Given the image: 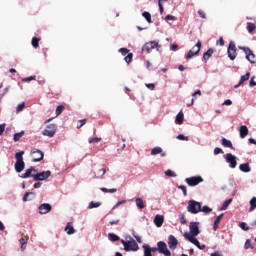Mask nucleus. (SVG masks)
Masks as SVG:
<instances>
[{
	"label": "nucleus",
	"mask_w": 256,
	"mask_h": 256,
	"mask_svg": "<svg viewBox=\"0 0 256 256\" xmlns=\"http://www.w3.org/2000/svg\"><path fill=\"white\" fill-rule=\"evenodd\" d=\"M126 240L121 239V243L124 247V251H139V244L131 236H126Z\"/></svg>",
	"instance_id": "1"
},
{
	"label": "nucleus",
	"mask_w": 256,
	"mask_h": 256,
	"mask_svg": "<svg viewBox=\"0 0 256 256\" xmlns=\"http://www.w3.org/2000/svg\"><path fill=\"white\" fill-rule=\"evenodd\" d=\"M187 211L188 213H192V215H197V213H201V202L189 200L187 205Z\"/></svg>",
	"instance_id": "2"
},
{
	"label": "nucleus",
	"mask_w": 256,
	"mask_h": 256,
	"mask_svg": "<svg viewBox=\"0 0 256 256\" xmlns=\"http://www.w3.org/2000/svg\"><path fill=\"white\" fill-rule=\"evenodd\" d=\"M195 237H197V236H191V234H189V232L184 233V239H186L187 241H189L190 243L195 245L198 249L203 251V249H205V245L204 244L201 245L199 240H197V238H195Z\"/></svg>",
	"instance_id": "3"
},
{
	"label": "nucleus",
	"mask_w": 256,
	"mask_h": 256,
	"mask_svg": "<svg viewBox=\"0 0 256 256\" xmlns=\"http://www.w3.org/2000/svg\"><path fill=\"white\" fill-rule=\"evenodd\" d=\"M30 155L32 157L33 163H39V161H43V157H45L43 151L37 148H33L30 152Z\"/></svg>",
	"instance_id": "4"
},
{
	"label": "nucleus",
	"mask_w": 256,
	"mask_h": 256,
	"mask_svg": "<svg viewBox=\"0 0 256 256\" xmlns=\"http://www.w3.org/2000/svg\"><path fill=\"white\" fill-rule=\"evenodd\" d=\"M199 51H201V41H198L194 47L187 53L185 59L189 61V59H193L195 55H199Z\"/></svg>",
	"instance_id": "5"
},
{
	"label": "nucleus",
	"mask_w": 256,
	"mask_h": 256,
	"mask_svg": "<svg viewBox=\"0 0 256 256\" xmlns=\"http://www.w3.org/2000/svg\"><path fill=\"white\" fill-rule=\"evenodd\" d=\"M185 183L189 185V187H197L199 183H203V177L201 176H192L185 179Z\"/></svg>",
	"instance_id": "6"
},
{
	"label": "nucleus",
	"mask_w": 256,
	"mask_h": 256,
	"mask_svg": "<svg viewBox=\"0 0 256 256\" xmlns=\"http://www.w3.org/2000/svg\"><path fill=\"white\" fill-rule=\"evenodd\" d=\"M56 131H57V126L55 124H49L42 131V135H44L45 137H54Z\"/></svg>",
	"instance_id": "7"
},
{
	"label": "nucleus",
	"mask_w": 256,
	"mask_h": 256,
	"mask_svg": "<svg viewBox=\"0 0 256 256\" xmlns=\"http://www.w3.org/2000/svg\"><path fill=\"white\" fill-rule=\"evenodd\" d=\"M227 54L231 61H235V59L237 58V47L235 46V43L230 42Z\"/></svg>",
	"instance_id": "8"
},
{
	"label": "nucleus",
	"mask_w": 256,
	"mask_h": 256,
	"mask_svg": "<svg viewBox=\"0 0 256 256\" xmlns=\"http://www.w3.org/2000/svg\"><path fill=\"white\" fill-rule=\"evenodd\" d=\"M51 177V172L49 170L43 171L40 173H36L35 176H33L34 181H47Z\"/></svg>",
	"instance_id": "9"
},
{
	"label": "nucleus",
	"mask_w": 256,
	"mask_h": 256,
	"mask_svg": "<svg viewBox=\"0 0 256 256\" xmlns=\"http://www.w3.org/2000/svg\"><path fill=\"white\" fill-rule=\"evenodd\" d=\"M239 49L244 51L246 55V59L247 61H249V63H252V64L255 63V54L249 48L239 46Z\"/></svg>",
	"instance_id": "10"
},
{
	"label": "nucleus",
	"mask_w": 256,
	"mask_h": 256,
	"mask_svg": "<svg viewBox=\"0 0 256 256\" xmlns=\"http://www.w3.org/2000/svg\"><path fill=\"white\" fill-rule=\"evenodd\" d=\"M157 47H159V42L150 41L142 46V53H149L151 49H157Z\"/></svg>",
	"instance_id": "11"
},
{
	"label": "nucleus",
	"mask_w": 256,
	"mask_h": 256,
	"mask_svg": "<svg viewBox=\"0 0 256 256\" xmlns=\"http://www.w3.org/2000/svg\"><path fill=\"white\" fill-rule=\"evenodd\" d=\"M158 252L165 256H171V251L167 248V244L163 241L157 243Z\"/></svg>",
	"instance_id": "12"
},
{
	"label": "nucleus",
	"mask_w": 256,
	"mask_h": 256,
	"mask_svg": "<svg viewBox=\"0 0 256 256\" xmlns=\"http://www.w3.org/2000/svg\"><path fill=\"white\" fill-rule=\"evenodd\" d=\"M189 235L190 236H197L199 233H201V230H199V222H190L189 224Z\"/></svg>",
	"instance_id": "13"
},
{
	"label": "nucleus",
	"mask_w": 256,
	"mask_h": 256,
	"mask_svg": "<svg viewBox=\"0 0 256 256\" xmlns=\"http://www.w3.org/2000/svg\"><path fill=\"white\" fill-rule=\"evenodd\" d=\"M226 163H229L231 169H235L237 167V157H235L231 153H227L225 156Z\"/></svg>",
	"instance_id": "14"
},
{
	"label": "nucleus",
	"mask_w": 256,
	"mask_h": 256,
	"mask_svg": "<svg viewBox=\"0 0 256 256\" xmlns=\"http://www.w3.org/2000/svg\"><path fill=\"white\" fill-rule=\"evenodd\" d=\"M178 245H179V241L177 240V238H175V236H173V235H169L168 236L169 249L175 250V249H177Z\"/></svg>",
	"instance_id": "15"
},
{
	"label": "nucleus",
	"mask_w": 256,
	"mask_h": 256,
	"mask_svg": "<svg viewBox=\"0 0 256 256\" xmlns=\"http://www.w3.org/2000/svg\"><path fill=\"white\" fill-rule=\"evenodd\" d=\"M35 173H37V170H35V167L31 166L29 169L25 171L24 174L21 175L22 179H29V177L35 176Z\"/></svg>",
	"instance_id": "16"
},
{
	"label": "nucleus",
	"mask_w": 256,
	"mask_h": 256,
	"mask_svg": "<svg viewBox=\"0 0 256 256\" xmlns=\"http://www.w3.org/2000/svg\"><path fill=\"white\" fill-rule=\"evenodd\" d=\"M51 209V204L44 203L39 206V213L40 215H47Z\"/></svg>",
	"instance_id": "17"
},
{
	"label": "nucleus",
	"mask_w": 256,
	"mask_h": 256,
	"mask_svg": "<svg viewBox=\"0 0 256 256\" xmlns=\"http://www.w3.org/2000/svg\"><path fill=\"white\" fill-rule=\"evenodd\" d=\"M165 221V217L163 215L157 214L154 218V224L156 227H163V223Z\"/></svg>",
	"instance_id": "18"
},
{
	"label": "nucleus",
	"mask_w": 256,
	"mask_h": 256,
	"mask_svg": "<svg viewBox=\"0 0 256 256\" xmlns=\"http://www.w3.org/2000/svg\"><path fill=\"white\" fill-rule=\"evenodd\" d=\"M249 77H251V73L247 72L244 76H241L240 81L234 87L235 89L241 87L245 83V81H249Z\"/></svg>",
	"instance_id": "19"
},
{
	"label": "nucleus",
	"mask_w": 256,
	"mask_h": 256,
	"mask_svg": "<svg viewBox=\"0 0 256 256\" xmlns=\"http://www.w3.org/2000/svg\"><path fill=\"white\" fill-rule=\"evenodd\" d=\"M241 139H245L247 135H249V128L247 126L242 125L239 130Z\"/></svg>",
	"instance_id": "20"
},
{
	"label": "nucleus",
	"mask_w": 256,
	"mask_h": 256,
	"mask_svg": "<svg viewBox=\"0 0 256 256\" xmlns=\"http://www.w3.org/2000/svg\"><path fill=\"white\" fill-rule=\"evenodd\" d=\"M185 119V114H183V110H181L177 116H176V119H175V123L176 125H183V121Z\"/></svg>",
	"instance_id": "21"
},
{
	"label": "nucleus",
	"mask_w": 256,
	"mask_h": 256,
	"mask_svg": "<svg viewBox=\"0 0 256 256\" xmlns=\"http://www.w3.org/2000/svg\"><path fill=\"white\" fill-rule=\"evenodd\" d=\"M64 231H66L67 235H73V233H75V228H73V223L68 222Z\"/></svg>",
	"instance_id": "22"
},
{
	"label": "nucleus",
	"mask_w": 256,
	"mask_h": 256,
	"mask_svg": "<svg viewBox=\"0 0 256 256\" xmlns=\"http://www.w3.org/2000/svg\"><path fill=\"white\" fill-rule=\"evenodd\" d=\"M14 167H15V171L17 173H21V171H23V169H25V162L24 161L16 162Z\"/></svg>",
	"instance_id": "23"
},
{
	"label": "nucleus",
	"mask_w": 256,
	"mask_h": 256,
	"mask_svg": "<svg viewBox=\"0 0 256 256\" xmlns=\"http://www.w3.org/2000/svg\"><path fill=\"white\" fill-rule=\"evenodd\" d=\"M221 145L223 147H227L228 149H235L233 147V143L230 140H228L227 138H222Z\"/></svg>",
	"instance_id": "24"
},
{
	"label": "nucleus",
	"mask_w": 256,
	"mask_h": 256,
	"mask_svg": "<svg viewBox=\"0 0 256 256\" xmlns=\"http://www.w3.org/2000/svg\"><path fill=\"white\" fill-rule=\"evenodd\" d=\"M214 52H215V51L213 50V48L208 49V50L203 54V59H204V61H208V59H211V57H212V55H213Z\"/></svg>",
	"instance_id": "25"
},
{
	"label": "nucleus",
	"mask_w": 256,
	"mask_h": 256,
	"mask_svg": "<svg viewBox=\"0 0 256 256\" xmlns=\"http://www.w3.org/2000/svg\"><path fill=\"white\" fill-rule=\"evenodd\" d=\"M222 219H223V214H220L219 216H217V218L214 221V225H213L214 231H217V229H219V223H221Z\"/></svg>",
	"instance_id": "26"
},
{
	"label": "nucleus",
	"mask_w": 256,
	"mask_h": 256,
	"mask_svg": "<svg viewBox=\"0 0 256 256\" xmlns=\"http://www.w3.org/2000/svg\"><path fill=\"white\" fill-rule=\"evenodd\" d=\"M240 171H242L243 173H249L251 171V167H249L248 163L245 164H240L239 166Z\"/></svg>",
	"instance_id": "27"
},
{
	"label": "nucleus",
	"mask_w": 256,
	"mask_h": 256,
	"mask_svg": "<svg viewBox=\"0 0 256 256\" xmlns=\"http://www.w3.org/2000/svg\"><path fill=\"white\" fill-rule=\"evenodd\" d=\"M231 203H233V198L225 200L220 208V211H226L227 207H229V205H231Z\"/></svg>",
	"instance_id": "28"
},
{
	"label": "nucleus",
	"mask_w": 256,
	"mask_h": 256,
	"mask_svg": "<svg viewBox=\"0 0 256 256\" xmlns=\"http://www.w3.org/2000/svg\"><path fill=\"white\" fill-rule=\"evenodd\" d=\"M29 195H33V197H35V192H26L22 198V201H24V203L33 200V198H29Z\"/></svg>",
	"instance_id": "29"
},
{
	"label": "nucleus",
	"mask_w": 256,
	"mask_h": 256,
	"mask_svg": "<svg viewBox=\"0 0 256 256\" xmlns=\"http://www.w3.org/2000/svg\"><path fill=\"white\" fill-rule=\"evenodd\" d=\"M135 203H136V207H138L139 209H145V203L141 198H136Z\"/></svg>",
	"instance_id": "30"
},
{
	"label": "nucleus",
	"mask_w": 256,
	"mask_h": 256,
	"mask_svg": "<svg viewBox=\"0 0 256 256\" xmlns=\"http://www.w3.org/2000/svg\"><path fill=\"white\" fill-rule=\"evenodd\" d=\"M248 33H253L256 29V25L253 22H247V27H246Z\"/></svg>",
	"instance_id": "31"
},
{
	"label": "nucleus",
	"mask_w": 256,
	"mask_h": 256,
	"mask_svg": "<svg viewBox=\"0 0 256 256\" xmlns=\"http://www.w3.org/2000/svg\"><path fill=\"white\" fill-rule=\"evenodd\" d=\"M143 249H144V256H153L151 252V247H149V245H143Z\"/></svg>",
	"instance_id": "32"
},
{
	"label": "nucleus",
	"mask_w": 256,
	"mask_h": 256,
	"mask_svg": "<svg viewBox=\"0 0 256 256\" xmlns=\"http://www.w3.org/2000/svg\"><path fill=\"white\" fill-rule=\"evenodd\" d=\"M23 155H25V151H20L15 154L16 162H22L23 161Z\"/></svg>",
	"instance_id": "33"
},
{
	"label": "nucleus",
	"mask_w": 256,
	"mask_h": 256,
	"mask_svg": "<svg viewBox=\"0 0 256 256\" xmlns=\"http://www.w3.org/2000/svg\"><path fill=\"white\" fill-rule=\"evenodd\" d=\"M160 153H163V148L162 147H154L151 150V155H160Z\"/></svg>",
	"instance_id": "34"
},
{
	"label": "nucleus",
	"mask_w": 256,
	"mask_h": 256,
	"mask_svg": "<svg viewBox=\"0 0 256 256\" xmlns=\"http://www.w3.org/2000/svg\"><path fill=\"white\" fill-rule=\"evenodd\" d=\"M254 209H256V197H252V199L250 200L249 212H253Z\"/></svg>",
	"instance_id": "35"
},
{
	"label": "nucleus",
	"mask_w": 256,
	"mask_h": 256,
	"mask_svg": "<svg viewBox=\"0 0 256 256\" xmlns=\"http://www.w3.org/2000/svg\"><path fill=\"white\" fill-rule=\"evenodd\" d=\"M23 135H25V131H23V130L18 133H15L14 137H13L14 141L15 142L19 141L21 139V137H23Z\"/></svg>",
	"instance_id": "36"
},
{
	"label": "nucleus",
	"mask_w": 256,
	"mask_h": 256,
	"mask_svg": "<svg viewBox=\"0 0 256 256\" xmlns=\"http://www.w3.org/2000/svg\"><path fill=\"white\" fill-rule=\"evenodd\" d=\"M239 227L242 231H249L251 229L246 222H240Z\"/></svg>",
	"instance_id": "37"
},
{
	"label": "nucleus",
	"mask_w": 256,
	"mask_h": 256,
	"mask_svg": "<svg viewBox=\"0 0 256 256\" xmlns=\"http://www.w3.org/2000/svg\"><path fill=\"white\" fill-rule=\"evenodd\" d=\"M142 16L144 17V19H146L147 23H153V21L151 20V13L143 12Z\"/></svg>",
	"instance_id": "38"
},
{
	"label": "nucleus",
	"mask_w": 256,
	"mask_h": 256,
	"mask_svg": "<svg viewBox=\"0 0 256 256\" xmlns=\"http://www.w3.org/2000/svg\"><path fill=\"white\" fill-rule=\"evenodd\" d=\"M39 41H41L40 38H37V37L32 38V47H34V49H37V47H39Z\"/></svg>",
	"instance_id": "39"
},
{
	"label": "nucleus",
	"mask_w": 256,
	"mask_h": 256,
	"mask_svg": "<svg viewBox=\"0 0 256 256\" xmlns=\"http://www.w3.org/2000/svg\"><path fill=\"white\" fill-rule=\"evenodd\" d=\"M63 111H65V106L63 105H59L56 108V117H59V115H61V113H63Z\"/></svg>",
	"instance_id": "40"
},
{
	"label": "nucleus",
	"mask_w": 256,
	"mask_h": 256,
	"mask_svg": "<svg viewBox=\"0 0 256 256\" xmlns=\"http://www.w3.org/2000/svg\"><path fill=\"white\" fill-rule=\"evenodd\" d=\"M97 207H101V203L100 202H90L89 203V206H88V208L89 209H96Z\"/></svg>",
	"instance_id": "41"
},
{
	"label": "nucleus",
	"mask_w": 256,
	"mask_h": 256,
	"mask_svg": "<svg viewBox=\"0 0 256 256\" xmlns=\"http://www.w3.org/2000/svg\"><path fill=\"white\" fill-rule=\"evenodd\" d=\"M211 211H213V209L209 208V206H201V212L205 213V215H209V213H211Z\"/></svg>",
	"instance_id": "42"
},
{
	"label": "nucleus",
	"mask_w": 256,
	"mask_h": 256,
	"mask_svg": "<svg viewBox=\"0 0 256 256\" xmlns=\"http://www.w3.org/2000/svg\"><path fill=\"white\" fill-rule=\"evenodd\" d=\"M100 191H102V193H117V189L115 188H111V189L101 188Z\"/></svg>",
	"instance_id": "43"
},
{
	"label": "nucleus",
	"mask_w": 256,
	"mask_h": 256,
	"mask_svg": "<svg viewBox=\"0 0 256 256\" xmlns=\"http://www.w3.org/2000/svg\"><path fill=\"white\" fill-rule=\"evenodd\" d=\"M24 109H25V102H22L18 104V106L16 107V113H21V111H23Z\"/></svg>",
	"instance_id": "44"
},
{
	"label": "nucleus",
	"mask_w": 256,
	"mask_h": 256,
	"mask_svg": "<svg viewBox=\"0 0 256 256\" xmlns=\"http://www.w3.org/2000/svg\"><path fill=\"white\" fill-rule=\"evenodd\" d=\"M179 219H180V223H181L182 225H187V219L185 218V214L180 213V214H179Z\"/></svg>",
	"instance_id": "45"
},
{
	"label": "nucleus",
	"mask_w": 256,
	"mask_h": 256,
	"mask_svg": "<svg viewBox=\"0 0 256 256\" xmlns=\"http://www.w3.org/2000/svg\"><path fill=\"white\" fill-rule=\"evenodd\" d=\"M108 237H109L110 241H119V236H117V234L109 233Z\"/></svg>",
	"instance_id": "46"
},
{
	"label": "nucleus",
	"mask_w": 256,
	"mask_h": 256,
	"mask_svg": "<svg viewBox=\"0 0 256 256\" xmlns=\"http://www.w3.org/2000/svg\"><path fill=\"white\" fill-rule=\"evenodd\" d=\"M124 61H126L127 63H131V61H133V53H128L125 56Z\"/></svg>",
	"instance_id": "47"
},
{
	"label": "nucleus",
	"mask_w": 256,
	"mask_h": 256,
	"mask_svg": "<svg viewBox=\"0 0 256 256\" xmlns=\"http://www.w3.org/2000/svg\"><path fill=\"white\" fill-rule=\"evenodd\" d=\"M165 176L166 177H177V174L174 171H172V170H167L165 172Z\"/></svg>",
	"instance_id": "48"
},
{
	"label": "nucleus",
	"mask_w": 256,
	"mask_h": 256,
	"mask_svg": "<svg viewBox=\"0 0 256 256\" xmlns=\"http://www.w3.org/2000/svg\"><path fill=\"white\" fill-rule=\"evenodd\" d=\"M178 189H180L182 191L184 197H187V186L180 185V186H178Z\"/></svg>",
	"instance_id": "49"
},
{
	"label": "nucleus",
	"mask_w": 256,
	"mask_h": 256,
	"mask_svg": "<svg viewBox=\"0 0 256 256\" xmlns=\"http://www.w3.org/2000/svg\"><path fill=\"white\" fill-rule=\"evenodd\" d=\"M119 53H121V55H123L125 57V56H127L129 54V49H127V48H120L119 49Z\"/></svg>",
	"instance_id": "50"
},
{
	"label": "nucleus",
	"mask_w": 256,
	"mask_h": 256,
	"mask_svg": "<svg viewBox=\"0 0 256 256\" xmlns=\"http://www.w3.org/2000/svg\"><path fill=\"white\" fill-rule=\"evenodd\" d=\"M37 79V76H29L27 78L22 79L25 83H29V81H35Z\"/></svg>",
	"instance_id": "51"
},
{
	"label": "nucleus",
	"mask_w": 256,
	"mask_h": 256,
	"mask_svg": "<svg viewBox=\"0 0 256 256\" xmlns=\"http://www.w3.org/2000/svg\"><path fill=\"white\" fill-rule=\"evenodd\" d=\"M88 141H89L90 144L99 143L101 141V138L94 137V138H90Z\"/></svg>",
	"instance_id": "52"
},
{
	"label": "nucleus",
	"mask_w": 256,
	"mask_h": 256,
	"mask_svg": "<svg viewBox=\"0 0 256 256\" xmlns=\"http://www.w3.org/2000/svg\"><path fill=\"white\" fill-rule=\"evenodd\" d=\"M78 123H80V124L77 125V129H81V127H83V125H85V123H87V119L79 120Z\"/></svg>",
	"instance_id": "53"
},
{
	"label": "nucleus",
	"mask_w": 256,
	"mask_h": 256,
	"mask_svg": "<svg viewBox=\"0 0 256 256\" xmlns=\"http://www.w3.org/2000/svg\"><path fill=\"white\" fill-rule=\"evenodd\" d=\"M177 139H179L180 141H189V137H187L183 134L178 135Z\"/></svg>",
	"instance_id": "54"
},
{
	"label": "nucleus",
	"mask_w": 256,
	"mask_h": 256,
	"mask_svg": "<svg viewBox=\"0 0 256 256\" xmlns=\"http://www.w3.org/2000/svg\"><path fill=\"white\" fill-rule=\"evenodd\" d=\"M198 15H200L201 19H207V14L203 10H198Z\"/></svg>",
	"instance_id": "55"
},
{
	"label": "nucleus",
	"mask_w": 256,
	"mask_h": 256,
	"mask_svg": "<svg viewBox=\"0 0 256 256\" xmlns=\"http://www.w3.org/2000/svg\"><path fill=\"white\" fill-rule=\"evenodd\" d=\"M125 203H127V200H122L116 203L115 206H113L112 209H117V207H119V205H125Z\"/></svg>",
	"instance_id": "56"
},
{
	"label": "nucleus",
	"mask_w": 256,
	"mask_h": 256,
	"mask_svg": "<svg viewBox=\"0 0 256 256\" xmlns=\"http://www.w3.org/2000/svg\"><path fill=\"white\" fill-rule=\"evenodd\" d=\"M223 154V149L217 147L214 149V155H220Z\"/></svg>",
	"instance_id": "57"
},
{
	"label": "nucleus",
	"mask_w": 256,
	"mask_h": 256,
	"mask_svg": "<svg viewBox=\"0 0 256 256\" xmlns=\"http://www.w3.org/2000/svg\"><path fill=\"white\" fill-rule=\"evenodd\" d=\"M165 21H175V16L167 15Z\"/></svg>",
	"instance_id": "58"
},
{
	"label": "nucleus",
	"mask_w": 256,
	"mask_h": 256,
	"mask_svg": "<svg viewBox=\"0 0 256 256\" xmlns=\"http://www.w3.org/2000/svg\"><path fill=\"white\" fill-rule=\"evenodd\" d=\"M5 133V124H0V136Z\"/></svg>",
	"instance_id": "59"
},
{
	"label": "nucleus",
	"mask_w": 256,
	"mask_h": 256,
	"mask_svg": "<svg viewBox=\"0 0 256 256\" xmlns=\"http://www.w3.org/2000/svg\"><path fill=\"white\" fill-rule=\"evenodd\" d=\"M244 247L245 249H249L251 247V240H246Z\"/></svg>",
	"instance_id": "60"
},
{
	"label": "nucleus",
	"mask_w": 256,
	"mask_h": 256,
	"mask_svg": "<svg viewBox=\"0 0 256 256\" xmlns=\"http://www.w3.org/2000/svg\"><path fill=\"white\" fill-rule=\"evenodd\" d=\"M249 85H250V87H256L255 79L251 78Z\"/></svg>",
	"instance_id": "61"
},
{
	"label": "nucleus",
	"mask_w": 256,
	"mask_h": 256,
	"mask_svg": "<svg viewBox=\"0 0 256 256\" xmlns=\"http://www.w3.org/2000/svg\"><path fill=\"white\" fill-rule=\"evenodd\" d=\"M121 220H119V219H117V220H112V221H110V225H119V222H120Z\"/></svg>",
	"instance_id": "62"
},
{
	"label": "nucleus",
	"mask_w": 256,
	"mask_h": 256,
	"mask_svg": "<svg viewBox=\"0 0 256 256\" xmlns=\"http://www.w3.org/2000/svg\"><path fill=\"white\" fill-rule=\"evenodd\" d=\"M21 245H27V238H21L20 240Z\"/></svg>",
	"instance_id": "63"
},
{
	"label": "nucleus",
	"mask_w": 256,
	"mask_h": 256,
	"mask_svg": "<svg viewBox=\"0 0 256 256\" xmlns=\"http://www.w3.org/2000/svg\"><path fill=\"white\" fill-rule=\"evenodd\" d=\"M210 256H223L221 252H214Z\"/></svg>",
	"instance_id": "64"
}]
</instances>
